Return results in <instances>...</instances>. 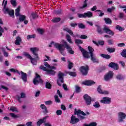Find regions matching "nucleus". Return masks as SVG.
I'll return each instance as SVG.
<instances>
[{
    "label": "nucleus",
    "mask_w": 126,
    "mask_h": 126,
    "mask_svg": "<svg viewBox=\"0 0 126 126\" xmlns=\"http://www.w3.org/2000/svg\"><path fill=\"white\" fill-rule=\"evenodd\" d=\"M97 29V32L98 33V34H102L104 33V32H103V30H102V29H101V27L99 25H95Z\"/></svg>",
    "instance_id": "30"
},
{
    "label": "nucleus",
    "mask_w": 126,
    "mask_h": 126,
    "mask_svg": "<svg viewBox=\"0 0 126 126\" xmlns=\"http://www.w3.org/2000/svg\"><path fill=\"white\" fill-rule=\"evenodd\" d=\"M91 60L94 63H99V60L96 58V56L94 54L91 55Z\"/></svg>",
    "instance_id": "25"
},
{
    "label": "nucleus",
    "mask_w": 126,
    "mask_h": 126,
    "mask_svg": "<svg viewBox=\"0 0 126 126\" xmlns=\"http://www.w3.org/2000/svg\"><path fill=\"white\" fill-rule=\"evenodd\" d=\"M126 114L123 112H119L118 113V122L121 123L124 122V120L126 119Z\"/></svg>",
    "instance_id": "13"
},
{
    "label": "nucleus",
    "mask_w": 126,
    "mask_h": 126,
    "mask_svg": "<svg viewBox=\"0 0 126 126\" xmlns=\"http://www.w3.org/2000/svg\"><path fill=\"white\" fill-rule=\"evenodd\" d=\"M66 39L67 42H68V43H69V44H72V43H73L72 42V40H71V37L70 36V35L69 34L66 35Z\"/></svg>",
    "instance_id": "33"
},
{
    "label": "nucleus",
    "mask_w": 126,
    "mask_h": 126,
    "mask_svg": "<svg viewBox=\"0 0 126 126\" xmlns=\"http://www.w3.org/2000/svg\"><path fill=\"white\" fill-rule=\"evenodd\" d=\"M21 79L23 80L24 82H27V74L21 71Z\"/></svg>",
    "instance_id": "23"
},
{
    "label": "nucleus",
    "mask_w": 126,
    "mask_h": 126,
    "mask_svg": "<svg viewBox=\"0 0 126 126\" xmlns=\"http://www.w3.org/2000/svg\"><path fill=\"white\" fill-rule=\"evenodd\" d=\"M84 14H85V16H84L85 18L86 17L90 18L93 16V13H92V12L90 11H88L87 13H85Z\"/></svg>",
    "instance_id": "31"
},
{
    "label": "nucleus",
    "mask_w": 126,
    "mask_h": 126,
    "mask_svg": "<svg viewBox=\"0 0 126 126\" xmlns=\"http://www.w3.org/2000/svg\"><path fill=\"white\" fill-rule=\"evenodd\" d=\"M44 65L46 66L47 68H49V69H57V68L54 66H51L48 63L44 62L43 63Z\"/></svg>",
    "instance_id": "24"
},
{
    "label": "nucleus",
    "mask_w": 126,
    "mask_h": 126,
    "mask_svg": "<svg viewBox=\"0 0 126 126\" xmlns=\"http://www.w3.org/2000/svg\"><path fill=\"white\" fill-rule=\"evenodd\" d=\"M121 55L123 58H126V49H124L121 53Z\"/></svg>",
    "instance_id": "46"
},
{
    "label": "nucleus",
    "mask_w": 126,
    "mask_h": 126,
    "mask_svg": "<svg viewBox=\"0 0 126 126\" xmlns=\"http://www.w3.org/2000/svg\"><path fill=\"white\" fill-rule=\"evenodd\" d=\"M56 114L58 116H61L63 114V111L61 110H58L56 111Z\"/></svg>",
    "instance_id": "59"
},
{
    "label": "nucleus",
    "mask_w": 126,
    "mask_h": 126,
    "mask_svg": "<svg viewBox=\"0 0 126 126\" xmlns=\"http://www.w3.org/2000/svg\"><path fill=\"white\" fill-rule=\"evenodd\" d=\"M38 17V15L36 13H32L31 14V18H32L33 19H35V18H37Z\"/></svg>",
    "instance_id": "42"
},
{
    "label": "nucleus",
    "mask_w": 126,
    "mask_h": 126,
    "mask_svg": "<svg viewBox=\"0 0 126 126\" xmlns=\"http://www.w3.org/2000/svg\"><path fill=\"white\" fill-rule=\"evenodd\" d=\"M87 1H88V0H85L84 2V5L83 6L81 7V8H85V7H86L87 6Z\"/></svg>",
    "instance_id": "54"
},
{
    "label": "nucleus",
    "mask_w": 126,
    "mask_h": 126,
    "mask_svg": "<svg viewBox=\"0 0 126 126\" xmlns=\"http://www.w3.org/2000/svg\"><path fill=\"white\" fill-rule=\"evenodd\" d=\"M21 41H22V40L21 39V37H20V36H17L16 38V40L15 42V45H17V46H20Z\"/></svg>",
    "instance_id": "26"
},
{
    "label": "nucleus",
    "mask_w": 126,
    "mask_h": 126,
    "mask_svg": "<svg viewBox=\"0 0 126 126\" xmlns=\"http://www.w3.org/2000/svg\"><path fill=\"white\" fill-rule=\"evenodd\" d=\"M107 51L109 52V53H114L116 51V49L114 48H108Z\"/></svg>",
    "instance_id": "45"
},
{
    "label": "nucleus",
    "mask_w": 126,
    "mask_h": 126,
    "mask_svg": "<svg viewBox=\"0 0 126 126\" xmlns=\"http://www.w3.org/2000/svg\"><path fill=\"white\" fill-rule=\"evenodd\" d=\"M47 119L46 117H44L43 119H40L37 123V125L38 126H41L42 124H44V123H46V120Z\"/></svg>",
    "instance_id": "27"
},
{
    "label": "nucleus",
    "mask_w": 126,
    "mask_h": 126,
    "mask_svg": "<svg viewBox=\"0 0 126 126\" xmlns=\"http://www.w3.org/2000/svg\"><path fill=\"white\" fill-rule=\"evenodd\" d=\"M87 38H88V37L84 34H82L80 36V39H87Z\"/></svg>",
    "instance_id": "61"
},
{
    "label": "nucleus",
    "mask_w": 126,
    "mask_h": 126,
    "mask_svg": "<svg viewBox=\"0 0 126 126\" xmlns=\"http://www.w3.org/2000/svg\"><path fill=\"white\" fill-rule=\"evenodd\" d=\"M68 67L69 69H71V68H72V66H73V64L69 61H68Z\"/></svg>",
    "instance_id": "49"
},
{
    "label": "nucleus",
    "mask_w": 126,
    "mask_h": 126,
    "mask_svg": "<svg viewBox=\"0 0 126 126\" xmlns=\"http://www.w3.org/2000/svg\"><path fill=\"white\" fill-rule=\"evenodd\" d=\"M108 66L109 67L114 68V69H115L116 70H118V69H119V66L118 65V64L115 63L111 62L109 64Z\"/></svg>",
    "instance_id": "20"
},
{
    "label": "nucleus",
    "mask_w": 126,
    "mask_h": 126,
    "mask_svg": "<svg viewBox=\"0 0 126 126\" xmlns=\"http://www.w3.org/2000/svg\"><path fill=\"white\" fill-rule=\"evenodd\" d=\"M61 42L64 44L63 45L66 48L69 54H70V55H73L74 54V51L72 50V48H71V47H70V46L67 44V42L65 40H62Z\"/></svg>",
    "instance_id": "3"
},
{
    "label": "nucleus",
    "mask_w": 126,
    "mask_h": 126,
    "mask_svg": "<svg viewBox=\"0 0 126 126\" xmlns=\"http://www.w3.org/2000/svg\"><path fill=\"white\" fill-rule=\"evenodd\" d=\"M10 111H12V112L18 113V109H17V108L11 106L10 108Z\"/></svg>",
    "instance_id": "36"
},
{
    "label": "nucleus",
    "mask_w": 126,
    "mask_h": 126,
    "mask_svg": "<svg viewBox=\"0 0 126 126\" xmlns=\"http://www.w3.org/2000/svg\"><path fill=\"white\" fill-rule=\"evenodd\" d=\"M100 57H101V58H103V59H106V60H109V59H111V56L109 55L100 54Z\"/></svg>",
    "instance_id": "34"
},
{
    "label": "nucleus",
    "mask_w": 126,
    "mask_h": 126,
    "mask_svg": "<svg viewBox=\"0 0 126 126\" xmlns=\"http://www.w3.org/2000/svg\"><path fill=\"white\" fill-rule=\"evenodd\" d=\"M88 66H82L80 68V70L83 75H87V73H88Z\"/></svg>",
    "instance_id": "9"
},
{
    "label": "nucleus",
    "mask_w": 126,
    "mask_h": 126,
    "mask_svg": "<svg viewBox=\"0 0 126 126\" xmlns=\"http://www.w3.org/2000/svg\"><path fill=\"white\" fill-rule=\"evenodd\" d=\"M21 98H25V94L22 93H21V97L18 95H17L16 96V99H17L20 103L21 102V100H20V99H21Z\"/></svg>",
    "instance_id": "29"
},
{
    "label": "nucleus",
    "mask_w": 126,
    "mask_h": 126,
    "mask_svg": "<svg viewBox=\"0 0 126 126\" xmlns=\"http://www.w3.org/2000/svg\"><path fill=\"white\" fill-rule=\"evenodd\" d=\"M100 103H102V104H110L111 103V98L104 97L100 100Z\"/></svg>",
    "instance_id": "17"
},
{
    "label": "nucleus",
    "mask_w": 126,
    "mask_h": 126,
    "mask_svg": "<svg viewBox=\"0 0 126 126\" xmlns=\"http://www.w3.org/2000/svg\"><path fill=\"white\" fill-rule=\"evenodd\" d=\"M40 108L42 109V110H43V112L44 113V114H47L48 113V109L44 104H41Z\"/></svg>",
    "instance_id": "28"
},
{
    "label": "nucleus",
    "mask_w": 126,
    "mask_h": 126,
    "mask_svg": "<svg viewBox=\"0 0 126 126\" xmlns=\"http://www.w3.org/2000/svg\"><path fill=\"white\" fill-rule=\"evenodd\" d=\"M53 46H54L56 49L59 50L61 55H63V56H64V53H63V51L65 50V48H64V47H63V44H61L60 43H55L54 42L52 41L51 42V43L49 45V47H53Z\"/></svg>",
    "instance_id": "1"
},
{
    "label": "nucleus",
    "mask_w": 126,
    "mask_h": 126,
    "mask_svg": "<svg viewBox=\"0 0 126 126\" xmlns=\"http://www.w3.org/2000/svg\"><path fill=\"white\" fill-rule=\"evenodd\" d=\"M63 73L59 72L58 74V79L57 80V83L59 86H62V84L63 83Z\"/></svg>",
    "instance_id": "4"
},
{
    "label": "nucleus",
    "mask_w": 126,
    "mask_h": 126,
    "mask_svg": "<svg viewBox=\"0 0 126 126\" xmlns=\"http://www.w3.org/2000/svg\"><path fill=\"white\" fill-rule=\"evenodd\" d=\"M19 19L20 22H23L24 21V24L26 25L28 24V21L26 20V16L25 15H20L19 16Z\"/></svg>",
    "instance_id": "18"
},
{
    "label": "nucleus",
    "mask_w": 126,
    "mask_h": 126,
    "mask_svg": "<svg viewBox=\"0 0 126 126\" xmlns=\"http://www.w3.org/2000/svg\"><path fill=\"white\" fill-rule=\"evenodd\" d=\"M78 26L79 28H81V29H85V26L82 23L78 24Z\"/></svg>",
    "instance_id": "51"
},
{
    "label": "nucleus",
    "mask_w": 126,
    "mask_h": 126,
    "mask_svg": "<svg viewBox=\"0 0 126 126\" xmlns=\"http://www.w3.org/2000/svg\"><path fill=\"white\" fill-rule=\"evenodd\" d=\"M80 119L79 118H76V116L74 115H72L71 117V120L70 121V124L71 125H75L79 123Z\"/></svg>",
    "instance_id": "11"
},
{
    "label": "nucleus",
    "mask_w": 126,
    "mask_h": 126,
    "mask_svg": "<svg viewBox=\"0 0 126 126\" xmlns=\"http://www.w3.org/2000/svg\"><path fill=\"white\" fill-rule=\"evenodd\" d=\"M68 73L71 76H76V73L74 72H68Z\"/></svg>",
    "instance_id": "58"
},
{
    "label": "nucleus",
    "mask_w": 126,
    "mask_h": 126,
    "mask_svg": "<svg viewBox=\"0 0 126 126\" xmlns=\"http://www.w3.org/2000/svg\"><path fill=\"white\" fill-rule=\"evenodd\" d=\"M45 86L48 89H51L52 88V85L48 82H46Z\"/></svg>",
    "instance_id": "50"
},
{
    "label": "nucleus",
    "mask_w": 126,
    "mask_h": 126,
    "mask_svg": "<svg viewBox=\"0 0 126 126\" xmlns=\"http://www.w3.org/2000/svg\"><path fill=\"white\" fill-rule=\"evenodd\" d=\"M20 11V6H18V7L15 10V15L16 16H19Z\"/></svg>",
    "instance_id": "37"
},
{
    "label": "nucleus",
    "mask_w": 126,
    "mask_h": 126,
    "mask_svg": "<svg viewBox=\"0 0 126 126\" xmlns=\"http://www.w3.org/2000/svg\"><path fill=\"white\" fill-rule=\"evenodd\" d=\"M94 108H100V104H99V102H95L94 104Z\"/></svg>",
    "instance_id": "55"
},
{
    "label": "nucleus",
    "mask_w": 126,
    "mask_h": 126,
    "mask_svg": "<svg viewBox=\"0 0 126 126\" xmlns=\"http://www.w3.org/2000/svg\"><path fill=\"white\" fill-rule=\"evenodd\" d=\"M24 56L28 58V59H30L31 60V63L33 64L34 65H36L37 64V60L36 59L32 58V57L29 54L24 52Z\"/></svg>",
    "instance_id": "7"
},
{
    "label": "nucleus",
    "mask_w": 126,
    "mask_h": 126,
    "mask_svg": "<svg viewBox=\"0 0 126 126\" xmlns=\"http://www.w3.org/2000/svg\"><path fill=\"white\" fill-rule=\"evenodd\" d=\"M63 30L64 31H66V32H67V33H69V34H70V35H71V36H72V37H73L74 38H75V37H77V38H80V35L77 34H76V35L73 34V32H72V31H71V30H69L67 28H63Z\"/></svg>",
    "instance_id": "15"
},
{
    "label": "nucleus",
    "mask_w": 126,
    "mask_h": 126,
    "mask_svg": "<svg viewBox=\"0 0 126 126\" xmlns=\"http://www.w3.org/2000/svg\"><path fill=\"white\" fill-rule=\"evenodd\" d=\"M104 20L105 21V23L106 24H112V20L109 18H105L104 19Z\"/></svg>",
    "instance_id": "32"
},
{
    "label": "nucleus",
    "mask_w": 126,
    "mask_h": 126,
    "mask_svg": "<svg viewBox=\"0 0 126 126\" xmlns=\"http://www.w3.org/2000/svg\"><path fill=\"white\" fill-rule=\"evenodd\" d=\"M52 21L54 23H56L57 22H60L61 21V18H55L52 20Z\"/></svg>",
    "instance_id": "47"
},
{
    "label": "nucleus",
    "mask_w": 126,
    "mask_h": 126,
    "mask_svg": "<svg viewBox=\"0 0 126 126\" xmlns=\"http://www.w3.org/2000/svg\"><path fill=\"white\" fill-rule=\"evenodd\" d=\"M119 7H120V8H124L123 9V11H126V5H120Z\"/></svg>",
    "instance_id": "64"
},
{
    "label": "nucleus",
    "mask_w": 126,
    "mask_h": 126,
    "mask_svg": "<svg viewBox=\"0 0 126 126\" xmlns=\"http://www.w3.org/2000/svg\"><path fill=\"white\" fill-rule=\"evenodd\" d=\"M11 4L13 5V6H15L16 5V0H11Z\"/></svg>",
    "instance_id": "56"
},
{
    "label": "nucleus",
    "mask_w": 126,
    "mask_h": 126,
    "mask_svg": "<svg viewBox=\"0 0 126 126\" xmlns=\"http://www.w3.org/2000/svg\"><path fill=\"white\" fill-rule=\"evenodd\" d=\"M103 31L106 34H109V35H111V36H114L115 35V32H113V31L110 30V28L107 26H105L103 28Z\"/></svg>",
    "instance_id": "12"
},
{
    "label": "nucleus",
    "mask_w": 126,
    "mask_h": 126,
    "mask_svg": "<svg viewBox=\"0 0 126 126\" xmlns=\"http://www.w3.org/2000/svg\"><path fill=\"white\" fill-rule=\"evenodd\" d=\"M75 115H77V116H79V115H82V116H86L90 115V113L88 111H87L85 113L80 109H79L77 111H76V109H75Z\"/></svg>",
    "instance_id": "14"
},
{
    "label": "nucleus",
    "mask_w": 126,
    "mask_h": 126,
    "mask_svg": "<svg viewBox=\"0 0 126 126\" xmlns=\"http://www.w3.org/2000/svg\"><path fill=\"white\" fill-rule=\"evenodd\" d=\"M31 51L33 55L34 56L35 59H38V58H39L37 53L38 51H39V48L37 47L31 48Z\"/></svg>",
    "instance_id": "16"
},
{
    "label": "nucleus",
    "mask_w": 126,
    "mask_h": 126,
    "mask_svg": "<svg viewBox=\"0 0 126 126\" xmlns=\"http://www.w3.org/2000/svg\"><path fill=\"white\" fill-rule=\"evenodd\" d=\"M83 126H97V123L96 122H92L89 125L84 124Z\"/></svg>",
    "instance_id": "39"
},
{
    "label": "nucleus",
    "mask_w": 126,
    "mask_h": 126,
    "mask_svg": "<svg viewBox=\"0 0 126 126\" xmlns=\"http://www.w3.org/2000/svg\"><path fill=\"white\" fill-rule=\"evenodd\" d=\"M95 82L92 80H88L82 82V84L87 85L88 86H91V85H93V84H95Z\"/></svg>",
    "instance_id": "22"
},
{
    "label": "nucleus",
    "mask_w": 126,
    "mask_h": 126,
    "mask_svg": "<svg viewBox=\"0 0 126 126\" xmlns=\"http://www.w3.org/2000/svg\"><path fill=\"white\" fill-rule=\"evenodd\" d=\"M55 99L56 102H57V103L61 102V100H60V98H59V96L58 95L55 96Z\"/></svg>",
    "instance_id": "57"
},
{
    "label": "nucleus",
    "mask_w": 126,
    "mask_h": 126,
    "mask_svg": "<svg viewBox=\"0 0 126 126\" xmlns=\"http://www.w3.org/2000/svg\"><path fill=\"white\" fill-rule=\"evenodd\" d=\"M75 92L76 93H79L80 92V88L78 86H75Z\"/></svg>",
    "instance_id": "53"
},
{
    "label": "nucleus",
    "mask_w": 126,
    "mask_h": 126,
    "mask_svg": "<svg viewBox=\"0 0 126 126\" xmlns=\"http://www.w3.org/2000/svg\"><path fill=\"white\" fill-rule=\"evenodd\" d=\"M4 4V7L3 11L4 13L9 14L11 17L14 18V11L12 9H9V8H6V5L7 4V0H3L2 4Z\"/></svg>",
    "instance_id": "2"
},
{
    "label": "nucleus",
    "mask_w": 126,
    "mask_h": 126,
    "mask_svg": "<svg viewBox=\"0 0 126 126\" xmlns=\"http://www.w3.org/2000/svg\"><path fill=\"white\" fill-rule=\"evenodd\" d=\"M88 50L89 51L90 56H92L94 55L93 54V52H94V49L92 47L89 46Z\"/></svg>",
    "instance_id": "38"
},
{
    "label": "nucleus",
    "mask_w": 126,
    "mask_h": 126,
    "mask_svg": "<svg viewBox=\"0 0 126 126\" xmlns=\"http://www.w3.org/2000/svg\"><path fill=\"white\" fill-rule=\"evenodd\" d=\"M40 69H42V70H44V71H47V73L48 74H52V75H55L56 74V72L52 69L49 70L47 67L44 66H40Z\"/></svg>",
    "instance_id": "8"
},
{
    "label": "nucleus",
    "mask_w": 126,
    "mask_h": 126,
    "mask_svg": "<svg viewBox=\"0 0 126 126\" xmlns=\"http://www.w3.org/2000/svg\"><path fill=\"white\" fill-rule=\"evenodd\" d=\"M113 76L114 72H113L112 71H109L104 76V80H105V81H110V80H111V79L113 78Z\"/></svg>",
    "instance_id": "6"
},
{
    "label": "nucleus",
    "mask_w": 126,
    "mask_h": 126,
    "mask_svg": "<svg viewBox=\"0 0 126 126\" xmlns=\"http://www.w3.org/2000/svg\"><path fill=\"white\" fill-rule=\"evenodd\" d=\"M37 31L38 32V33L40 34V35H43L44 34V32H45L44 29H38Z\"/></svg>",
    "instance_id": "43"
},
{
    "label": "nucleus",
    "mask_w": 126,
    "mask_h": 126,
    "mask_svg": "<svg viewBox=\"0 0 126 126\" xmlns=\"http://www.w3.org/2000/svg\"><path fill=\"white\" fill-rule=\"evenodd\" d=\"M115 7H112L110 8H108L107 9V12H112V11H113L114 10V9H115Z\"/></svg>",
    "instance_id": "62"
},
{
    "label": "nucleus",
    "mask_w": 126,
    "mask_h": 126,
    "mask_svg": "<svg viewBox=\"0 0 126 126\" xmlns=\"http://www.w3.org/2000/svg\"><path fill=\"white\" fill-rule=\"evenodd\" d=\"M79 50L82 52L83 56L84 58H86V59H89L90 57H89V53L87 52V51H85L84 49L82 48L81 46H79Z\"/></svg>",
    "instance_id": "10"
},
{
    "label": "nucleus",
    "mask_w": 126,
    "mask_h": 126,
    "mask_svg": "<svg viewBox=\"0 0 126 126\" xmlns=\"http://www.w3.org/2000/svg\"><path fill=\"white\" fill-rule=\"evenodd\" d=\"M75 43L77 44V45H81V44L83 43V41L81 39H75Z\"/></svg>",
    "instance_id": "40"
},
{
    "label": "nucleus",
    "mask_w": 126,
    "mask_h": 126,
    "mask_svg": "<svg viewBox=\"0 0 126 126\" xmlns=\"http://www.w3.org/2000/svg\"><path fill=\"white\" fill-rule=\"evenodd\" d=\"M115 28L117 30H118L120 32H122V31H124V30H125V28H122V27L120 26V25L116 26Z\"/></svg>",
    "instance_id": "35"
},
{
    "label": "nucleus",
    "mask_w": 126,
    "mask_h": 126,
    "mask_svg": "<svg viewBox=\"0 0 126 126\" xmlns=\"http://www.w3.org/2000/svg\"><path fill=\"white\" fill-rule=\"evenodd\" d=\"M118 47H125V46H126V44H125V43L123 42V43H118L117 44Z\"/></svg>",
    "instance_id": "63"
},
{
    "label": "nucleus",
    "mask_w": 126,
    "mask_h": 126,
    "mask_svg": "<svg viewBox=\"0 0 126 126\" xmlns=\"http://www.w3.org/2000/svg\"><path fill=\"white\" fill-rule=\"evenodd\" d=\"M4 30L0 26V37H1L2 36V33L4 32Z\"/></svg>",
    "instance_id": "60"
},
{
    "label": "nucleus",
    "mask_w": 126,
    "mask_h": 126,
    "mask_svg": "<svg viewBox=\"0 0 126 126\" xmlns=\"http://www.w3.org/2000/svg\"><path fill=\"white\" fill-rule=\"evenodd\" d=\"M43 82L44 81L41 79V77H40V75H39L38 74H36V76L33 79V84L34 85H38L39 83H40V84H43Z\"/></svg>",
    "instance_id": "5"
},
{
    "label": "nucleus",
    "mask_w": 126,
    "mask_h": 126,
    "mask_svg": "<svg viewBox=\"0 0 126 126\" xmlns=\"http://www.w3.org/2000/svg\"><path fill=\"white\" fill-rule=\"evenodd\" d=\"M101 88L102 87L100 85L98 86L97 91L98 92H99V93H100V94H104L105 95H107V94H109V92L107 91H102Z\"/></svg>",
    "instance_id": "21"
},
{
    "label": "nucleus",
    "mask_w": 126,
    "mask_h": 126,
    "mask_svg": "<svg viewBox=\"0 0 126 126\" xmlns=\"http://www.w3.org/2000/svg\"><path fill=\"white\" fill-rule=\"evenodd\" d=\"M9 71H11V72H14V73L16 72V73H18V74H20L19 71L18 70H15L14 68H11L9 69Z\"/></svg>",
    "instance_id": "41"
},
{
    "label": "nucleus",
    "mask_w": 126,
    "mask_h": 126,
    "mask_svg": "<svg viewBox=\"0 0 126 126\" xmlns=\"http://www.w3.org/2000/svg\"><path fill=\"white\" fill-rule=\"evenodd\" d=\"M117 79H118V80H122V79H124V76L121 74L117 75L116 76Z\"/></svg>",
    "instance_id": "48"
},
{
    "label": "nucleus",
    "mask_w": 126,
    "mask_h": 126,
    "mask_svg": "<svg viewBox=\"0 0 126 126\" xmlns=\"http://www.w3.org/2000/svg\"><path fill=\"white\" fill-rule=\"evenodd\" d=\"M32 38H35V35L34 34L28 35L27 36V39L28 40H30V39H32Z\"/></svg>",
    "instance_id": "52"
},
{
    "label": "nucleus",
    "mask_w": 126,
    "mask_h": 126,
    "mask_svg": "<svg viewBox=\"0 0 126 126\" xmlns=\"http://www.w3.org/2000/svg\"><path fill=\"white\" fill-rule=\"evenodd\" d=\"M84 99L85 100L87 105H89L91 104V97L88 94H85Z\"/></svg>",
    "instance_id": "19"
},
{
    "label": "nucleus",
    "mask_w": 126,
    "mask_h": 126,
    "mask_svg": "<svg viewBox=\"0 0 126 126\" xmlns=\"http://www.w3.org/2000/svg\"><path fill=\"white\" fill-rule=\"evenodd\" d=\"M95 12H100V14H99V16L100 17H102V16H104V15H105V13H103L101 10H96Z\"/></svg>",
    "instance_id": "44"
}]
</instances>
